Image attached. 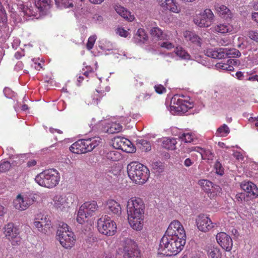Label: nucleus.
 Returning <instances> with one entry per match:
<instances>
[{"instance_id":"1","label":"nucleus","mask_w":258,"mask_h":258,"mask_svg":"<svg viewBox=\"0 0 258 258\" xmlns=\"http://www.w3.org/2000/svg\"><path fill=\"white\" fill-rule=\"evenodd\" d=\"M145 205L142 199L134 197L126 204L127 219L130 226L135 230L141 231L144 226Z\"/></svg>"},{"instance_id":"2","label":"nucleus","mask_w":258,"mask_h":258,"mask_svg":"<svg viewBox=\"0 0 258 258\" xmlns=\"http://www.w3.org/2000/svg\"><path fill=\"white\" fill-rule=\"evenodd\" d=\"M186 240L163 235L160 240L158 253L166 256L176 255L183 248Z\"/></svg>"},{"instance_id":"3","label":"nucleus","mask_w":258,"mask_h":258,"mask_svg":"<svg viewBox=\"0 0 258 258\" xmlns=\"http://www.w3.org/2000/svg\"><path fill=\"white\" fill-rule=\"evenodd\" d=\"M127 170L129 177L136 184L145 183L150 176L149 169L146 166L137 162H132L128 164Z\"/></svg>"},{"instance_id":"4","label":"nucleus","mask_w":258,"mask_h":258,"mask_svg":"<svg viewBox=\"0 0 258 258\" xmlns=\"http://www.w3.org/2000/svg\"><path fill=\"white\" fill-rule=\"evenodd\" d=\"M56 238L62 247L70 249L75 245L76 236L67 224L60 222L56 232Z\"/></svg>"},{"instance_id":"5","label":"nucleus","mask_w":258,"mask_h":258,"mask_svg":"<svg viewBox=\"0 0 258 258\" xmlns=\"http://www.w3.org/2000/svg\"><path fill=\"white\" fill-rule=\"evenodd\" d=\"M35 180L41 186L52 188L59 183L60 176L56 169H49L43 171L36 175Z\"/></svg>"},{"instance_id":"6","label":"nucleus","mask_w":258,"mask_h":258,"mask_svg":"<svg viewBox=\"0 0 258 258\" xmlns=\"http://www.w3.org/2000/svg\"><path fill=\"white\" fill-rule=\"evenodd\" d=\"M8 6L11 12L17 13V10L22 13L24 16L30 17L35 16V8L32 7L31 3H24L20 0H7Z\"/></svg>"},{"instance_id":"7","label":"nucleus","mask_w":258,"mask_h":258,"mask_svg":"<svg viewBox=\"0 0 258 258\" xmlns=\"http://www.w3.org/2000/svg\"><path fill=\"white\" fill-rule=\"evenodd\" d=\"M123 258H140V252L135 241L131 238H125L122 241ZM102 258H113L110 255L105 254Z\"/></svg>"},{"instance_id":"8","label":"nucleus","mask_w":258,"mask_h":258,"mask_svg":"<svg viewBox=\"0 0 258 258\" xmlns=\"http://www.w3.org/2000/svg\"><path fill=\"white\" fill-rule=\"evenodd\" d=\"M97 228L99 232L107 236L114 235L116 232V224L111 218L105 215L97 221Z\"/></svg>"},{"instance_id":"9","label":"nucleus","mask_w":258,"mask_h":258,"mask_svg":"<svg viewBox=\"0 0 258 258\" xmlns=\"http://www.w3.org/2000/svg\"><path fill=\"white\" fill-rule=\"evenodd\" d=\"M76 199L73 194H69L65 196L57 195L53 199V206L57 210L67 211Z\"/></svg>"},{"instance_id":"10","label":"nucleus","mask_w":258,"mask_h":258,"mask_svg":"<svg viewBox=\"0 0 258 258\" xmlns=\"http://www.w3.org/2000/svg\"><path fill=\"white\" fill-rule=\"evenodd\" d=\"M164 235L181 238L183 240H186V238L183 226L178 220H174L170 223Z\"/></svg>"},{"instance_id":"11","label":"nucleus","mask_w":258,"mask_h":258,"mask_svg":"<svg viewBox=\"0 0 258 258\" xmlns=\"http://www.w3.org/2000/svg\"><path fill=\"white\" fill-rule=\"evenodd\" d=\"M34 225L39 231L45 234L49 233L52 228L50 216L41 213L37 214L35 218Z\"/></svg>"},{"instance_id":"12","label":"nucleus","mask_w":258,"mask_h":258,"mask_svg":"<svg viewBox=\"0 0 258 258\" xmlns=\"http://www.w3.org/2000/svg\"><path fill=\"white\" fill-rule=\"evenodd\" d=\"M36 201L35 195L31 194L24 197L19 195L14 200V207L20 211H24L29 208Z\"/></svg>"},{"instance_id":"13","label":"nucleus","mask_w":258,"mask_h":258,"mask_svg":"<svg viewBox=\"0 0 258 258\" xmlns=\"http://www.w3.org/2000/svg\"><path fill=\"white\" fill-rule=\"evenodd\" d=\"M112 146L115 149H120L126 153H133L136 151V148L132 143L128 139L116 136L112 140Z\"/></svg>"},{"instance_id":"14","label":"nucleus","mask_w":258,"mask_h":258,"mask_svg":"<svg viewBox=\"0 0 258 258\" xmlns=\"http://www.w3.org/2000/svg\"><path fill=\"white\" fill-rule=\"evenodd\" d=\"M214 14L210 9H206L204 12L194 18V23L200 27L210 26L213 20Z\"/></svg>"},{"instance_id":"15","label":"nucleus","mask_w":258,"mask_h":258,"mask_svg":"<svg viewBox=\"0 0 258 258\" xmlns=\"http://www.w3.org/2000/svg\"><path fill=\"white\" fill-rule=\"evenodd\" d=\"M196 223L198 229L203 232H207L215 227V224L205 214H200L196 218Z\"/></svg>"},{"instance_id":"16","label":"nucleus","mask_w":258,"mask_h":258,"mask_svg":"<svg viewBox=\"0 0 258 258\" xmlns=\"http://www.w3.org/2000/svg\"><path fill=\"white\" fill-rule=\"evenodd\" d=\"M217 243L225 251H230L233 246L231 237L225 232H219L216 236Z\"/></svg>"},{"instance_id":"17","label":"nucleus","mask_w":258,"mask_h":258,"mask_svg":"<svg viewBox=\"0 0 258 258\" xmlns=\"http://www.w3.org/2000/svg\"><path fill=\"white\" fill-rule=\"evenodd\" d=\"M85 153L91 152L101 143V139L99 137L81 139Z\"/></svg>"},{"instance_id":"18","label":"nucleus","mask_w":258,"mask_h":258,"mask_svg":"<svg viewBox=\"0 0 258 258\" xmlns=\"http://www.w3.org/2000/svg\"><path fill=\"white\" fill-rule=\"evenodd\" d=\"M106 98V93L103 91L96 90L91 96H88L86 101L88 104L98 105Z\"/></svg>"},{"instance_id":"19","label":"nucleus","mask_w":258,"mask_h":258,"mask_svg":"<svg viewBox=\"0 0 258 258\" xmlns=\"http://www.w3.org/2000/svg\"><path fill=\"white\" fill-rule=\"evenodd\" d=\"M105 209L109 214H114L119 216L121 213V207L116 201L109 199L105 203Z\"/></svg>"},{"instance_id":"20","label":"nucleus","mask_w":258,"mask_h":258,"mask_svg":"<svg viewBox=\"0 0 258 258\" xmlns=\"http://www.w3.org/2000/svg\"><path fill=\"white\" fill-rule=\"evenodd\" d=\"M173 104L175 105L174 107L177 112L185 113L187 111L188 109L191 108L192 104L188 101L185 100L182 98H178L176 100V98L172 99Z\"/></svg>"},{"instance_id":"21","label":"nucleus","mask_w":258,"mask_h":258,"mask_svg":"<svg viewBox=\"0 0 258 258\" xmlns=\"http://www.w3.org/2000/svg\"><path fill=\"white\" fill-rule=\"evenodd\" d=\"M205 54L213 58L221 59L225 57V53L223 48H209L205 50Z\"/></svg>"},{"instance_id":"22","label":"nucleus","mask_w":258,"mask_h":258,"mask_svg":"<svg viewBox=\"0 0 258 258\" xmlns=\"http://www.w3.org/2000/svg\"><path fill=\"white\" fill-rule=\"evenodd\" d=\"M80 208L87 213L88 216H92L98 210V206L95 201H91L85 202Z\"/></svg>"},{"instance_id":"23","label":"nucleus","mask_w":258,"mask_h":258,"mask_svg":"<svg viewBox=\"0 0 258 258\" xmlns=\"http://www.w3.org/2000/svg\"><path fill=\"white\" fill-rule=\"evenodd\" d=\"M205 250L208 258H222V252L220 249L214 244H211L207 245Z\"/></svg>"},{"instance_id":"24","label":"nucleus","mask_w":258,"mask_h":258,"mask_svg":"<svg viewBox=\"0 0 258 258\" xmlns=\"http://www.w3.org/2000/svg\"><path fill=\"white\" fill-rule=\"evenodd\" d=\"M215 8L218 15L223 18L226 20L231 19L232 18V13L226 6L217 4L215 5Z\"/></svg>"},{"instance_id":"25","label":"nucleus","mask_w":258,"mask_h":258,"mask_svg":"<svg viewBox=\"0 0 258 258\" xmlns=\"http://www.w3.org/2000/svg\"><path fill=\"white\" fill-rule=\"evenodd\" d=\"M114 8L116 12L124 19L130 22H132L134 20V16L131 15V12L127 11L124 7L120 5H115Z\"/></svg>"},{"instance_id":"26","label":"nucleus","mask_w":258,"mask_h":258,"mask_svg":"<svg viewBox=\"0 0 258 258\" xmlns=\"http://www.w3.org/2000/svg\"><path fill=\"white\" fill-rule=\"evenodd\" d=\"M183 36L187 41L201 46L202 43V39L195 32L190 31H185L183 33Z\"/></svg>"},{"instance_id":"27","label":"nucleus","mask_w":258,"mask_h":258,"mask_svg":"<svg viewBox=\"0 0 258 258\" xmlns=\"http://www.w3.org/2000/svg\"><path fill=\"white\" fill-rule=\"evenodd\" d=\"M241 188L248 194V196H253L255 197L258 196V188L251 182L242 183Z\"/></svg>"},{"instance_id":"28","label":"nucleus","mask_w":258,"mask_h":258,"mask_svg":"<svg viewBox=\"0 0 258 258\" xmlns=\"http://www.w3.org/2000/svg\"><path fill=\"white\" fill-rule=\"evenodd\" d=\"M161 7L174 13H178L179 10L174 0H159Z\"/></svg>"},{"instance_id":"29","label":"nucleus","mask_w":258,"mask_h":258,"mask_svg":"<svg viewBox=\"0 0 258 258\" xmlns=\"http://www.w3.org/2000/svg\"><path fill=\"white\" fill-rule=\"evenodd\" d=\"M5 234L8 239H12L16 234H20L19 229L13 223H9L5 227Z\"/></svg>"},{"instance_id":"30","label":"nucleus","mask_w":258,"mask_h":258,"mask_svg":"<svg viewBox=\"0 0 258 258\" xmlns=\"http://www.w3.org/2000/svg\"><path fill=\"white\" fill-rule=\"evenodd\" d=\"M233 26L227 23L219 24L215 26L213 28V31L215 32L220 33H230L233 31Z\"/></svg>"},{"instance_id":"31","label":"nucleus","mask_w":258,"mask_h":258,"mask_svg":"<svg viewBox=\"0 0 258 258\" xmlns=\"http://www.w3.org/2000/svg\"><path fill=\"white\" fill-rule=\"evenodd\" d=\"M70 150L72 152L78 154L85 153L82 145V140H79L73 143L70 147Z\"/></svg>"},{"instance_id":"32","label":"nucleus","mask_w":258,"mask_h":258,"mask_svg":"<svg viewBox=\"0 0 258 258\" xmlns=\"http://www.w3.org/2000/svg\"><path fill=\"white\" fill-rule=\"evenodd\" d=\"M104 130L108 134H114L120 132L122 130V126L118 123L112 122L108 124Z\"/></svg>"},{"instance_id":"33","label":"nucleus","mask_w":258,"mask_h":258,"mask_svg":"<svg viewBox=\"0 0 258 258\" xmlns=\"http://www.w3.org/2000/svg\"><path fill=\"white\" fill-rule=\"evenodd\" d=\"M177 141L174 138H165L162 142V146L165 149L173 150L176 148Z\"/></svg>"},{"instance_id":"34","label":"nucleus","mask_w":258,"mask_h":258,"mask_svg":"<svg viewBox=\"0 0 258 258\" xmlns=\"http://www.w3.org/2000/svg\"><path fill=\"white\" fill-rule=\"evenodd\" d=\"M150 34L158 40H164L167 37V35L164 34L162 30L158 27H152L150 30Z\"/></svg>"},{"instance_id":"35","label":"nucleus","mask_w":258,"mask_h":258,"mask_svg":"<svg viewBox=\"0 0 258 258\" xmlns=\"http://www.w3.org/2000/svg\"><path fill=\"white\" fill-rule=\"evenodd\" d=\"M35 4L40 11H43L49 8L50 0H35Z\"/></svg>"},{"instance_id":"36","label":"nucleus","mask_w":258,"mask_h":258,"mask_svg":"<svg viewBox=\"0 0 258 258\" xmlns=\"http://www.w3.org/2000/svg\"><path fill=\"white\" fill-rule=\"evenodd\" d=\"M175 52L176 54L181 59L186 60L192 59L189 54L180 46H178L176 48Z\"/></svg>"},{"instance_id":"37","label":"nucleus","mask_w":258,"mask_h":258,"mask_svg":"<svg viewBox=\"0 0 258 258\" xmlns=\"http://www.w3.org/2000/svg\"><path fill=\"white\" fill-rule=\"evenodd\" d=\"M90 216H88L87 213L80 207L77 216V221L81 224H84Z\"/></svg>"},{"instance_id":"38","label":"nucleus","mask_w":258,"mask_h":258,"mask_svg":"<svg viewBox=\"0 0 258 258\" xmlns=\"http://www.w3.org/2000/svg\"><path fill=\"white\" fill-rule=\"evenodd\" d=\"M210 189L207 194L210 199H215L218 195H219L222 190L219 185L214 184H213L212 187Z\"/></svg>"},{"instance_id":"39","label":"nucleus","mask_w":258,"mask_h":258,"mask_svg":"<svg viewBox=\"0 0 258 258\" xmlns=\"http://www.w3.org/2000/svg\"><path fill=\"white\" fill-rule=\"evenodd\" d=\"M135 39L136 41L145 43L148 39V36L143 29H139L135 35Z\"/></svg>"},{"instance_id":"40","label":"nucleus","mask_w":258,"mask_h":258,"mask_svg":"<svg viewBox=\"0 0 258 258\" xmlns=\"http://www.w3.org/2000/svg\"><path fill=\"white\" fill-rule=\"evenodd\" d=\"M106 157L108 160L116 161L121 158V155L118 151L112 150L106 153Z\"/></svg>"},{"instance_id":"41","label":"nucleus","mask_w":258,"mask_h":258,"mask_svg":"<svg viewBox=\"0 0 258 258\" xmlns=\"http://www.w3.org/2000/svg\"><path fill=\"white\" fill-rule=\"evenodd\" d=\"M55 4L60 9L73 8L74 4L68 0H55Z\"/></svg>"},{"instance_id":"42","label":"nucleus","mask_w":258,"mask_h":258,"mask_svg":"<svg viewBox=\"0 0 258 258\" xmlns=\"http://www.w3.org/2000/svg\"><path fill=\"white\" fill-rule=\"evenodd\" d=\"M224 53H225V57H227L228 58H235L239 57L241 55L240 51L235 48H232L230 49L224 48Z\"/></svg>"},{"instance_id":"43","label":"nucleus","mask_w":258,"mask_h":258,"mask_svg":"<svg viewBox=\"0 0 258 258\" xmlns=\"http://www.w3.org/2000/svg\"><path fill=\"white\" fill-rule=\"evenodd\" d=\"M213 184V183L207 179H201L198 181V184L206 193L210 190V188L212 187Z\"/></svg>"},{"instance_id":"44","label":"nucleus","mask_w":258,"mask_h":258,"mask_svg":"<svg viewBox=\"0 0 258 258\" xmlns=\"http://www.w3.org/2000/svg\"><path fill=\"white\" fill-rule=\"evenodd\" d=\"M200 154L204 160H212L214 157V154L211 151L202 148L200 152Z\"/></svg>"},{"instance_id":"45","label":"nucleus","mask_w":258,"mask_h":258,"mask_svg":"<svg viewBox=\"0 0 258 258\" xmlns=\"http://www.w3.org/2000/svg\"><path fill=\"white\" fill-rule=\"evenodd\" d=\"M94 70H96V67L92 68L91 66H85L81 72L86 77H89L94 74Z\"/></svg>"},{"instance_id":"46","label":"nucleus","mask_w":258,"mask_h":258,"mask_svg":"<svg viewBox=\"0 0 258 258\" xmlns=\"http://www.w3.org/2000/svg\"><path fill=\"white\" fill-rule=\"evenodd\" d=\"M229 132V128L225 124L220 126L217 130V134L220 137H226Z\"/></svg>"},{"instance_id":"47","label":"nucleus","mask_w":258,"mask_h":258,"mask_svg":"<svg viewBox=\"0 0 258 258\" xmlns=\"http://www.w3.org/2000/svg\"><path fill=\"white\" fill-rule=\"evenodd\" d=\"M138 144L140 148L143 150L147 152L151 149L150 143L145 140H140L138 142Z\"/></svg>"},{"instance_id":"48","label":"nucleus","mask_w":258,"mask_h":258,"mask_svg":"<svg viewBox=\"0 0 258 258\" xmlns=\"http://www.w3.org/2000/svg\"><path fill=\"white\" fill-rule=\"evenodd\" d=\"M180 138L185 143H191L194 141V135L190 133H183Z\"/></svg>"},{"instance_id":"49","label":"nucleus","mask_w":258,"mask_h":258,"mask_svg":"<svg viewBox=\"0 0 258 258\" xmlns=\"http://www.w3.org/2000/svg\"><path fill=\"white\" fill-rule=\"evenodd\" d=\"M151 166L152 168L154 170H155L156 172H158L159 173L162 172L164 169V165L161 162H154L152 163Z\"/></svg>"},{"instance_id":"50","label":"nucleus","mask_w":258,"mask_h":258,"mask_svg":"<svg viewBox=\"0 0 258 258\" xmlns=\"http://www.w3.org/2000/svg\"><path fill=\"white\" fill-rule=\"evenodd\" d=\"M11 167L9 161H4L0 164V172H6L9 171Z\"/></svg>"},{"instance_id":"51","label":"nucleus","mask_w":258,"mask_h":258,"mask_svg":"<svg viewBox=\"0 0 258 258\" xmlns=\"http://www.w3.org/2000/svg\"><path fill=\"white\" fill-rule=\"evenodd\" d=\"M97 36L95 35L91 36L89 37L86 44V47L88 50H91L96 40Z\"/></svg>"},{"instance_id":"52","label":"nucleus","mask_w":258,"mask_h":258,"mask_svg":"<svg viewBox=\"0 0 258 258\" xmlns=\"http://www.w3.org/2000/svg\"><path fill=\"white\" fill-rule=\"evenodd\" d=\"M214 168L216 170V173L220 175H222L224 174V168L221 163L217 161L214 165Z\"/></svg>"},{"instance_id":"53","label":"nucleus","mask_w":258,"mask_h":258,"mask_svg":"<svg viewBox=\"0 0 258 258\" xmlns=\"http://www.w3.org/2000/svg\"><path fill=\"white\" fill-rule=\"evenodd\" d=\"M7 20V16L5 10L0 2V22L4 23Z\"/></svg>"},{"instance_id":"54","label":"nucleus","mask_w":258,"mask_h":258,"mask_svg":"<svg viewBox=\"0 0 258 258\" xmlns=\"http://www.w3.org/2000/svg\"><path fill=\"white\" fill-rule=\"evenodd\" d=\"M214 67L220 72L221 70L227 72H233L234 70L233 66H214Z\"/></svg>"},{"instance_id":"55","label":"nucleus","mask_w":258,"mask_h":258,"mask_svg":"<svg viewBox=\"0 0 258 258\" xmlns=\"http://www.w3.org/2000/svg\"><path fill=\"white\" fill-rule=\"evenodd\" d=\"M11 242L13 245H20L21 241V238L19 236V234H16V236H14V237L12 239H8Z\"/></svg>"},{"instance_id":"56","label":"nucleus","mask_w":258,"mask_h":258,"mask_svg":"<svg viewBox=\"0 0 258 258\" xmlns=\"http://www.w3.org/2000/svg\"><path fill=\"white\" fill-rule=\"evenodd\" d=\"M249 37L256 41L258 42V31L257 30H251L249 31L248 33Z\"/></svg>"},{"instance_id":"57","label":"nucleus","mask_w":258,"mask_h":258,"mask_svg":"<svg viewBox=\"0 0 258 258\" xmlns=\"http://www.w3.org/2000/svg\"><path fill=\"white\" fill-rule=\"evenodd\" d=\"M116 33L121 37H126L129 34L127 31L122 28H118L116 30Z\"/></svg>"},{"instance_id":"58","label":"nucleus","mask_w":258,"mask_h":258,"mask_svg":"<svg viewBox=\"0 0 258 258\" xmlns=\"http://www.w3.org/2000/svg\"><path fill=\"white\" fill-rule=\"evenodd\" d=\"M155 91L158 94H162L166 92V88L162 85H157L154 86Z\"/></svg>"},{"instance_id":"59","label":"nucleus","mask_w":258,"mask_h":258,"mask_svg":"<svg viewBox=\"0 0 258 258\" xmlns=\"http://www.w3.org/2000/svg\"><path fill=\"white\" fill-rule=\"evenodd\" d=\"M160 46L169 50L173 48L174 47V45L170 42L165 41L161 43L160 44Z\"/></svg>"},{"instance_id":"60","label":"nucleus","mask_w":258,"mask_h":258,"mask_svg":"<svg viewBox=\"0 0 258 258\" xmlns=\"http://www.w3.org/2000/svg\"><path fill=\"white\" fill-rule=\"evenodd\" d=\"M230 43V41L228 38H222L219 40L218 44L221 46H227Z\"/></svg>"},{"instance_id":"61","label":"nucleus","mask_w":258,"mask_h":258,"mask_svg":"<svg viewBox=\"0 0 258 258\" xmlns=\"http://www.w3.org/2000/svg\"><path fill=\"white\" fill-rule=\"evenodd\" d=\"M245 198V193H239L236 195L235 198L236 200L242 203L243 201H244Z\"/></svg>"},{"instance_id":"62","label":"nucleus","mask_w":258,"mask_h":258,"mask_svg":"<svg viewBox=\"0 0 258 258\" xmlns=\"http://www.w3.org/2000/svg\"><path fill=\"white\" fill-rule=\"evenodd\" d=\"M240 61L239 60L233 58V59H229L227 60V64L225 63H223V64H240Z\"/></svg>"},{"instance_id":"63","label":"nucleus","mask_w":258,"mask_h":258,"mask_svg":"<svg viewBox=\"0 0 258 258\" xmlns=\"http://www.w3.org/2000/svg\"><path fill=\"white\" fill-rule=\"evenodd\" d=\"M194 162L192 161L190 158H187L184 160V165L186 167H189L194 164Z\"/></svg>"},{"instance_id":"64","label":"nucleus","mask_w":258,"mask_h":258,"mask_svg":"<svg viewBox=\"0 0 258 258\" xmlns=\"http://www.w3.org/2000/svg\"><path fill=\"white\" fill-rule=\"evenodd\" d=\"M93 19L96 22H100L102 21L103 18L102 16L99 15L98 14H95L94 15Z\"/></svg>"}]
</instances>
